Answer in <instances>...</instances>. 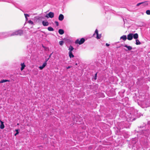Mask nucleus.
I'll use <instances>...</instances> for the list:
<instances>
[{
  "label": "nucleus",
  "mask_w": 150,
  "mask_h": 150,
  "mask_svg": "<svg viewBox=\"0 0 150 150\" xmlns=\"http://www.w3.org/2000/svg\"><path fill=\"white\" fill-rule=\"evenodd\" d=\"M146 13L147 15H150V10H148L146 11Z\"/></svg>",
  "instance_id": "22"
},
{
  "label": "nucleus",
  "mask_w": 150,
  "mask_h": 150,
  "mask_svg": "<svg viewBox=\"0 0 150 150\" xmlns=\"http://www.w3.org/2000/svg\"><path fill=\"white\" fill-rule=\"evenodd\" d=\"M46 65L47 62H45L43 64L42 66L39 67V68L40 70H42L46 66Z\"/></svg>",
  "instance_id": "7"
},
{
  "label": "nucleus",
  "mask_w": 150,
  "mask_h": 150,
  "mask_svg": "<svg viewBox=\"0 0 150 150\" xmlns=\"http://www.w3.org/2000/svg\"><path fill=\"white\" fill-rule=\"evenodd\" d=\"M127 39L126 35H123L120 38V39H122L124 41H125Z\"/></svg>",
  "instance_id": "10"
},
{
  "label": "nucleus",
  "mask_w": 150,
  "mask_h": 150,
  "mask_svg": "<svg viewBox=\"0 0 150 150\" xmlns=\"http://www.w3.org/2000/svg\"><path fill=\"white\" fill-rule=\"evenodd\" d=\"M1 124L0 126V128L1 129H3L4 128V127H5L4 124V122H3L2 121L1 122Z\"/></svg>",
  "instance_id": "9"
},
{
  "label": "nucleus",
  "mask_w": 150,
  "mask_h": 150,
  "mask_svg": "<svg viewBox=\"0 0 150 150\" xmlns=\"http://www.w3.org/2000/svg\"><path fill=\"white\" fill-rule=\"evenodd\" d=\"M55 23L56 24V25L57 26H58L59 25V23L58 21H55Z\"/></svg>",
  "instance_id": "27"
},
{
  "label": "nucleus",
  "mask_w": 150,
  "mask_h": 150,
  "mask_svg": "<svg viewBox=\"0 0 150 150\" xmlns=\"http://www.w3.org/2000/svg\"><path fill=\"white\" fill-rule=\"evenodd\" d=\"M42 47L44 48H45V47H44L43 45H42Z\"/></svg>",
  "instance_id": "33"
},
{
  "label": "nucleus",
  "mask_w": 150,
  "mask_h": 150,
  "mask_svg": "<svg viewBox=\"0 0 150 150\" xmlns=\"http://www.w3.org/2000/svg\"><path fill=\"white\" fill-rule=\"evenodd\" d=\"M49 17L50 18H53L54 16V13L53 12H50L48 14Z\"/></svg>",
  "instance_id": "5"
},
{
  "label": "nucleus",
  "mask_w": 150,
  "mask_h": 150,
  "mask_svg": "<svg viewBox=\"0 0 150 150\" xmlns=\"http://www.w3.org/2000/svg\"><path fill=\"white\" fill-rule=\"evenodd\" d=\"M71 67H70V66H68V67H67V69H69V68H70Z\"/></svg>",
  "instance_id": "30"
},
{
  "label": "nucleus",
  "mask_w": 150,
  "mask_h": 150,
  "mask_svg": "<svg viewBox=\"0 0 150 150\" xmlns=\"http://www.w3.org/2000/svg\"><path fill=\"white\" fill-rule=\"evenodd\" d=\"M97 73H96L95 75L94 79L96 80L97 79Z\"/></svg>",
  "instance_id": "26"
},
{
  "label": "nucleus",
  "mask_w": 150,
  "mask_h": 150,
  "mask_svg": "<svg viewBox=\"0 0 150 150\" xmlns=\"http://www.w3.org/2000/svg\"><path fill=\"white\" fill-rule=\"evenodd\" d=\"M21 71H22L25 67V65L24 63H21Z\"/></svg>",
  "instance_id": "12"
},
{
  "label": "nucleus",
  "mask_w": 150,
  "mask_h": 150,
  "mask_svg": "<svg viewBox=\"0 0 150 150\" xmlns=\"http://www.w3.org/2000/svg\"><path fill=\"white\" fill-rule=\"evenodd\" d=\"M143 3V4H142V5L144 6H147L148 5V3H147V1H145L144 2H142Z\"/></svg>",
  "instance_id": "19"
},
{
  "label": "nucleus",
  "mask_w": 150,
  "mask_h": 150,
  "mask_svg": "<svg viewBox=\"0 0 150 150\" xmlns=\"http://www.w3.org/2000/svg\"><path fill=\"white\" fill-rule=\"evenodd\" d=\"M133 37V34L132 33L129 34L127 35V39L128 40H132Z\"/></svg>",
  "instance_id": "3"
},
{
  "label": "nucleus",
  "mask_w": 150,
  "mask_h": 150,
  "mask_svg": "<svg viewBox=\"0 0 150 150\" xmlns=\"http://www.w3.org/2000/svg\"><path fill=\"white\" fill-rule=\"evenodd\" d=\"M95 33L96 34V38L97 39H99L101 37V35H99L98 34V30L97 29H96L95 31Z\"/></svg>",
  "instance_id": "4"
},
{
  "label": "nucleus",
  "mask_w": 150,
  "mask_h": 150,
  "mask_svg": "<svg viewBox=\"0 0 150 150\" xmlns=\"http://www.w3.org/2000/svg\"><path fill=\"white\" fill-rule=\"evenodd\" d=\"M64 43V42L63 41H60L59 42V45H62Z\"/></svg>",
  "instance_id": "24"
},
{
  "label": "nucleus",
  "mask_w": 150,
  "mask_h": 150,
  "mask_svg": "<svg viewBox=\"0 0 150 150\" xmlns=\"http://www.w3.org/2000/svg\"><path fill=\"white\" fill-rule=\"evenodd\" d=\"M16 133L14 134L15 136H16L18 134H19V132L18 129H16Z\"/></svg>",
  "instance_id": "25"
},
{
  "label": "nucleus",
  "mask_w": 150,
  "mask_h": 150,
  "mask_svg": "<svg viewBox=\"0 0 150 150\" xmlns=\"http://www.w3.org/2000/svg\"><path fill=\"white\" fill-rule=\"evenodd\" d=\"M69 56L70 58H73L74 57V56L72 54V52L69 51Z\"/></svg>",
  "instance_id": "11"
},
{
  "label": "nucleus",
  "mask_w": 150,
  "mask_h": 150,
  "mask_svg": "<svg viewBox=\"0 0 150 150\" xmlns=\"http://www.w3.org/2000/svg\"><path fill=\"white\" fill-rule=\"evenodd\" d=\"M58 32L59 33L60 35H62L64 33V30L62 29H59L58 31Z\"/></svg>",
  "instance_id": "15"
},
{
  "label": "nucleus",
  "mask_w": 150,
  "mask_h": 150,
  "mask_svg": "<svg viewBox=\"0 0 150 150\" xmlns=\"http://www.w3.org/2000/svg\"><path fill=\"white\" fill-rule=\"evenodd\" d=\"M47 18H49V16H48L47 15H46L45 16Z\"/></svg>",
  "instance_id": "31"
},
{
  "label": "nucleus",
  "mask_w": 150,
  "mask_h": 150,
  "mask_svg": "<svg viewBox=\"0 0 150 150\" xmlns=\"http://www.w3.org/2000/svg\"><path fill=\"white\" fill-rule=\"evenodd\" d=\"M10 81L9 80H6V79H3L2 80H1V81H0V83H3L4 82H6L7 81L9 82Z\"/></svg>",
  "instance_id": "16"
},
{
  "label": "nucleus",
  "mask_w": 150,
  "mask_h": 150,
  "mask_svg": "<svg viewBox=\"0 0 150 150\" xmlns=\"http://www.w3.org/2000/svg\"><path fill=\"white\" fill-rule=\"evenodd\" d=\"M48 30L49 31H53L54 30V29L51 27H49L47 28Z\"/></svg>",
  "instance_id": "17"
},
{
  "label": "nucleus",
  "mask_w": 150,
  "mask_h": 150,
  "mask_svg": "<svg viewBox=\"0 0 150 150\" xmlns=\"http://www.w3.org/2000/svg\"><path fill=\"white\" fill-rule=\"evenodd\" d=\"M23 33V32L22 30H19L17 31H16L14 32L11 35V36L14 35H21Z\"/></svg>",
  "instance_id": "1"
},
{
  "label": "nucleus",
  "mask_w": 150,
  "mask_h": 150,
  "mask_svg": "<svg viewBox=\"0 0 150 150\" xmlns=\"http://www.w3.org/2000/svg\"><path fill=\"white\" fill-rule=\"evenodd\" d=\"M24 16H25L26 20V21H27L28 20V18H27V17H29V15L28 14H25V13L24 14Z\"/></svg>",
  "instance_id": "21"
},
{
  "label": "nucleus",
  "mask_w": 150,
  "mask_h": 150,
  "mask_svg": "<svg viewBox=\"0 0 150 150\" xmlns=\"http://www.w3.org/2000/svg\"><path fill=\"white\" fill-rule=\"evenodd\" d=\"M124 47L127 48L128 50H131L132 49V47L131 46H128L127 45H125L124 46Z\"/></svg>",
  "instance_id": "14"
},
{
  "label": "nucleus",
  "mask_w": 150,
  "mask_h": 150,
  "mask_svg": "<svg viewBox=\"0 0 150 150\" xmlns=\"http://www.w3.org/2000/svg\"><path fill=\"white\" fill-rule=\"evenodd\" d=\"M42 24L44 26H47L49 25V23L47 21H42Z\"/></svg>",
  "instance_id": "8"
},
{
  "label": "nucleus",
  "mask_w": 150,
  "mask_h": 150,
  "mask_svg": "<svg viewBox=\"0 0 150 150\" xmlns=\"http://www.w3.org/2000/svg\"><path fill=\"white\" fill-rule=\"evenodd\" d=\"M74 48L73 47L71 46H70V47H69V51H73V50H74Z\"/></svg>",
  "instance_id": "20"
},
{
  "label": "nucleus",
  "mask_w": 150,
  "mask_h": 150,
  "mask_svg": "<svg viewBox=\"0 0 150 150\" xmlns=\"http://www.w3.org/2000/svg\"><path fill=\"white\" fill-rule=\"evenodd\" d=\"M64 18V16L62 14H60L59 16L58 19L59 21H62Z\"/></svg>",
  "instance_id": "6"
},
{
  "label": "nucleus",
  "mask_w": 150,
  "mask_h": 150,
  "mask_svg": "<svg viewBox=\"0 0 150 150\" xmlns=\"http://www.w3.org/2000/svg\"><path fill=\"white\" fill-rule=\"evenodd\" d=\"M85 41V40L84 38H81L80 40L79 39L75 41V43L76 44H79V45H81L84 43Z\"/></svg>",
  "instance_id": "2"
},
{
  "label": "nucleus",
  "mask_w": 150,
  "mask_h": 150,
  "mask_svg": "<svg viewBox=\"0 0 150 150\" xmlns=\"http://www.w3.org/2000/svg\"><path fill=\"white\" fill-rule=\"evenodd\" d=\"M106 45L107 46H109L110 45V44L108 43H106Z\"/></svg>",
  "instance_id": "29"
},
{
  "label": "nucleus",
  "mask_w": 150,
  "mask_h": 150,
  "mask_svg": "<svg viewBox=\"0 0 150 150\" xmlns=\"http://www.w3.org/2000/svg\"><path fill=\"white\" fill-rule=\"evenodd\" d=\"M143 4V3H142V2L140 3L137 4L136 6H139L140 5L142 4Z\"/></svg>",
  "instance_id": "28"
},
{
  "label": "nucleus",
  "mask_w": 150,
  "mask_h": 150,
  "mask_svg": "<svg viewBox=\"0 0 150 150\" xmlns=\"http://www.w3.org/2000/svg\"><path fill=\"white\" fill-rule=\"evenodd\" d=\"M49 59H46V61L45 62H47L48 60Z\"/></svg>",
  "instance_id": "32"
},
{
  "label": "nucleus",
  "mask_w": 150,
  "mask_h": 150,
  "mask_svg": "<svg viewBox=\"0 0 150 150\" xmlns=\"http://www.w3.org/2000/svg\"><path fill=\"white\" fill-rule=\"evenodd\" d=\"M141 44L139 40L138 39H136V44L137 45H139Z\"/></svg>",
  "instance_id": "18"
},
{
  "label": "nucleus",
  "mask_w": 150,
  "mask_h": 150,
  "mask_svg": "<svg viewBox=\"0 0 150 150\" xmlns=\"http://www.w3.org/2000/svg\"><path fill=\"white\" fill-rule=\"evenodd\" d=\"M133 37L134 39H137L138 38V34L136 33L134 34H133Z\"/></svg>",
  "instance_id": "13"
},
{
  "label": "nucleus",
  "mask_w": 150,
  "mask_h": 150,
  "mask_svg": "<svg viewBox=\"0 0 150 150\" xmlns=\"http://www.w3.org/2000/svg\"><path fill=\"white\" fill-rule=\"evenodd\" d=\"M2 121H1L0 120V122H1Z\"/></svg>",
  "instance_id": "35"
},
{
  "label": "nucleus",
  "mask_w": 150,
  "mask_h": 150,
  "mask_svg": "<svg viewBox=\"0 0 150 150\" xmlns=\"http://www.w3.org/2000/svg\"><path fill=\"white\" fill-rule=\"evenodd\" d=\"M52 54H51L49 56V58L50 57V56H51V55Z\"/></svg>",
  "instance_id": "34"
},
{
  "label": "nucleus",
  "mask_w": 150,
  "mask_h": 150,
  "mask_svg": "<svg viewBox=\"0 0 150 150\" xmlns=\"http://www.w3.org/2000/svg\"><path fill=\"white\" fill-rule=\"evenodd\" d=\"M75 64H76V65H77V63H76Z\"/></svg>",
  "instance_id": "36"
},
{
  "label": "nucleus",
  "mask_w": 150,
  "mask_h": 150,
  "mask_svg": "<svg viewBox=\"0 0 150 150\" xmlns=\"http://www.w3.org/2000/svg\"><path fill=\"white\" fill-rule=\"evenodd\" d=\"M28 23H29L31 25H33V21H32L30 20L28 21Z\"/></svg>",
  "instance_id": "23"
}]
</instances>
